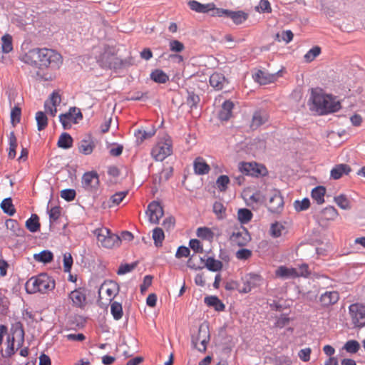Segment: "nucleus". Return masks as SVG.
<instances>
[{
    "mask_svg": "<svg viewBox=\"0 0 365 365\" xmlns=\"http://www.w3.org/2000/svg\"><path fill=\"white\" fill-rule=\"evenodd\" d=\"M6 226L16 236H23L24 234V230L19 227L18 222L14 220L9 219L6 220Z\"/></svg>",
    "mask_w": 365,
    "mask_h": 365,
    "instance_id": "obj_37",
    "label": "nucleus"
},
{
    "mask_svg": "<svg viewBox=\"0 0 365 365\" xmlns=\"http://www.w3.org/2000/svg\"><path fill=\"white\" fill-rule=\"evenodd\" d=\"M150 78L158 83H165L169 80L168 76L160 69H155L152 71Z\"/></svg>",
    "mask_w": 365,
    "mask_h": 365,
    "instance_id": "obj_33",
    "label": "nucleus"
},
{
    "mask_svg": "<svg viewBox=\"0 0 365 365\" xmlns=\"http://www.w3.org/2000/svg\"><path fill=\"white\" fill-rule=\"evenodd\" d=\"M229 182L230 179L227 175H220L216 181V185L220 191L224 192L227 190Z\"/></svg>",
    "mask_w": 365,
    "mask_h": 365,
    "instance_id": "obj_53",
    "label": "nucleus"
},
{
    "mask_svg": "<svg viewBox=\"0 0 365 365\" xmlns=\"http://www.w3.org/2000/svg\"><path fill=\"white\" fill-rule=\"evenodd\" d=\"M321 53V48L318 46H314L304 56V59L307 63L313 61Z\"/></svg>",
    "mask_w": 365,
    "mask_h": 365,
    "instance_id": "obj_48",
    "label": "nucleus"
},
{
    "mask_svg": "<svg viewBox=\"0 0 365 365\" xmlns=\"http://www.w3.org/2000/svg\"><path fill=\"white\" fill-rule=\"evenodd\" d=\"M25 63L37 66V76L43 81H52L55 73L63 63L62 56L55 50L36 48L29 50L21 57Z\"/></svg>",
    "mask_w": 365,
    "mask_h": 365,
    "instance_id": "obj_1",
    "label": "nucleus"
},
{
    "mask_svg": "<svg viewBox=\"0 0 365 365\" xmlns=\"http://www.w3.org/2000/svg\"><path fill=\"white\" fill-rule=\"evenodd\" d=\"M15 334L18 337H19V340L18 341V344H17V349H19V347H21L22 346V344L24 342V330L15 331L12 336L9 335L7 337V348L5 351V352H6L5 356L9 357L15 353V351H14V335Z\"/></svg>",
    "mask_w": 365,
    "mask_h": 365,
    "instance_id": "obj_19",
    "label": "nucleus"
},
{
    "mask_svg": "<svg viewBox=\"0 0 365 365\" xmlns=\"http://www.w3.org/2000/svg\"><path fill=\"white\" fill-rule=\"evenodd\" d=\"M163 209L158 202L153 201L148 207L147 214L151 223L158 224L163 215Z\"/></svg>",
    "mask_w": 365,
    "mask_h": 365,
    "instance_id": "obj_16",
    "label": "nucleus"
},
{
    "mask_svg": "<svg viewBox=\"0 0 365 365\" xmlns=\"http://www.w3.org/2000/svg\"><path fill=\"white\" fill-rule=\"evenodd\" d=\"M227 208L220 201H216L212 206V211L218 220H223L226 217Z\"/></svg>",
    "mask_w": 365,
    "mask_h": 365,
    "instance_id": "obj_31",
    "label": "nucleus"
},
{
    "mask_svg": "<svg viewBox=\"0 0 365 365\" xmlns=\"http://www.w3.org/2000/svg\"><path fill=\"white\" fill-rule=\"evenodd\" d=\"M269 120V114L264 109H257L252 115V128H258L266 123Z\"/></svg>",
    "mask_w": 365,
    "mask_h": 365,
    "instance_id": "obj_20",
    "label": "nucleus"
},
{
    "mask_svg": "<svg viewBox=\"0 0 365 365\" xmlns=\"http://www.w3.org/2000/svg\"><path fill=\"white\" fill-rule=\"evenodd\" d=\"M255 145V151L257 153H263L266 148V142L264 138H257L255 139L252 146Z\"/></svg>",
    "mask_w": 365,
    "mask_h": 365,
    "instance_id": "obj_52",
    "label": "nucleus"
},
{
    "mask_svg": "<svg viewBox=\"0 0 365 365\" xmlns=\"http://www.w3.org/2000/svg\"><path fill=\"white\" fill-rule=\"evenodd\" d=\"M339 299V294L336 291L326 292L322 294L319 301L323 307H329L336 304Z\"/></svg>",
    "mask_w": 365,
    "mask_h": 365,
    "instance_id": "obj_22",
    "label": "nucleus"
},
{
    "mask_svg": "<svg viewBox=\"0 0 365 365\" xmlns=\"http://www.w3.org/2000/svg\"><path fill=\"white\" fill-rule=\"evenodd\" d=\"M200 264L195 262V256L192 255L191 257L187 260V267L192 269H200L204 267L203 265V259L202 258H200Z\"/></svg>",
    "mask_w": 365,
    "mask_h": 365,
    "instance_id": "obj_58",
    "label": "nucleus"
},
{
    "mask_svg": "<svg viewBox=\"0 0 365 365\" xmlns=\"http://www.w3.org/2000/svg\"><path fill=\"white\" fill-rule=\"evenodd\" d=\"M256 11L259 13H271L272 8L267 0H260L258 5L255 7Z\"/></svg>",
    "mask_w": 365,
    "mask_h": 365,
    "instance_id": "obj_51",
    "label": "nucleus"
},
{
    "mask_svg": "<svg viewBox=\"0 0 365 365\" xmlns=\"http://www.w3.org/2000/svg\"><path fill=\"white\" fill-rule=\"evenodd\" d=\"M83 187L89 191L97 190L99 185L98 175L95 171L86 173L82 178Z\"/></svg>",
    "mask_w": 365,
    "mask_h": 365,
    "instance_id": "obj_15",
    "label": "nucleus"
},
{
    "mask_svg": "<svg viewBox=\"0 0 365 365\" xmlns=\"http://www.w3.org/2000/svg\"><path fill=\"white\" fill-rule=\"evenodd\" d=\"M110 312L114 319L119 320L123 315L122 304L117 302H113L110 304Z\"/></svg>",
    "mask_w": 365,
    "mask_h": 365,
    "instance_id": "obj_41",
    "label": "nucleus"
},
{
    "mask_svg": "<svg viewBox=\"0 0 365 365\" xmlns=\"http://www.w3.org/2000/svg\"><path fill=\"white\" fill-rule=\"evenodd\" d=\"M308 105L310 110L319 115L334 113L341 108L340 102L336 98L317 88L312 89Z\"/></svg>",
    "mask_w": 365,
    "mask_h": 365,
    "instance_id": "obj_2",
    "label": "nucleus"
},
{
    "mask_svg": "<svg viewBox=\"0 0 365 365\" xmlns=\"http://www.w3.org/2000/svg\"><path fill=\"white\" fill-rule=\"evenodd\" d=\"M170 50L173 52H181L184 50V44L178 40H172L169 43Z\"/></svg>",
    "mask_w": 365,
    "mask_h": 365,
    "instance_id": "obj_61",
    "label": "nucleus"
},
{
    "mask_svg": "<svg viewBox=\"0 0 365 365\" xmlns=\"http://www.w3.org/2000/svg\"><path fill=\"white\" fill-rule=\"evenodd\" d=\"M294 206L297 211L305 210L309 207L310 202L308 198H304L302 200H296Z\"/></svg>",
    "mask_w": 365,
    "mask_h": 365,
    "instance_id": "obj_57",
    "label": "nucleus"
},
{
    "mask_svg": "<svg viewBox=\"0 0 365 365\" xmlns=\"http://www.w3.org/2000/svg\"><path fill=\"white\" fill-rule=\"evenodd\" d=\"M237 289L240 293H248L251 291V274H246L237 282Z\"/></svg>",
    "mask_w": 365,
    "mask_h": 365,
    "instance_id": "obj_27",
    "label": "nucleus"
},
{
    "mask_svg": "<svg viewBox=\"0 0 365 365\" xmlns=\"http://www.w3.org/2000/svg\"><path fill=\"white\" fill-rule=\"evenodd\" d=\"M326 189L323 186H318L314 188L312 191V197L317 202V204L321 205L324 202V195Z\"/></svg>",
    "mask_w": 365,
    "mask_h": 365,
    "instance_id": "obj_32",
    "label": "nucleus"
},
{
    "mask_svg": "<svg viewBox=\"0 0 365 365\" xmlns=\"http://www.w3.org/2000/svg\"><path fill=\"white\" fill-rule=\"evenodd\" d=\"M100 62L103 67L110 69H119L132 64L130 60L118 58L111 49L105 50L101 56Z\"/></svg>",
    "mask_w": 365,
    "mask_h": 365,
    "instance_id": "obj_4",
    "label": "nucleus"
},
{
    "mask_svg": "<svg viewBox=\"0 0 365 365\" xmlns=\"http://www.w3.org/2000/svg\"><path fill=\"white\" fill-rule=\"evenodd\" d=\"M94 234L97 237L98 242L101 246L106 248H113L120 242L119 237L113 234L106 227L98 228L94 230Z\"/></svg>",
    "mask_w": 365,
    "mask_h": 365,
    "instance_id": "obj_6",
    "label": "nucleus"
},
{
    "mask_svg": "<svg viewBox=\"0 0 365 365\" xmlns=\"http://www.w3.org/2000/svg\"><path fill=\"white\" fill-rule=\"evenodd\" d=\"M82 118L83 115L80 109L76 107L71 108L68 113L59 116L63 128L66 130L71 128L72 123H76L77 120L82 119Z\"/></svg>",
    "mask_w": 365,
    "mask_h": 365,
    "instance_id": "obj_10",
    "label": "nucleus"
},
{
    "mask_svg": "<svg viewBox=\"0 0 365 365\" xmlns=\"http://www.w3.org/2000/svg\"><path fill=\"white\" fill-rule=\"evenodd\" d=\"M155 134V130L152 128L149 131L139 129L135 132V136L138 143H142L145 140L150 138Z\"/></svg>",
    "mask_w": 365,
    "mask_h": 365,
    "instance_id": "obj_35",
    "label": "nucleus"
},
{
    "mask_svg": "<svg viewBox=\"0 0 365 365\" xmlns=\"http://www.w3.org/2000/svg\"><path fill=\"white\" fill-rule=\"evenodd\" d=\"M165 238L164 232L160 227H156L153 231V239L156 247L162 245V242Z\"/></svg>",
    "mask_w": 365,
    "mask_h": 365,
    "instance_id": "obj_49",
    "label": "nucleus"
},
{
    "mask_svg": "<svg viewBox=\"0 0 365 365\" xmlns=\"http://www.w3.org/2000/svg\"><path fill=\"white\" fill-rule=\"evenodd\" d=\"M195 173L197 175H205L209 173L210 168L209 165L201 157H197L193 163Z\"/></svg>",
    "mask_w": 365,
    "mask_h": 365,
    "instance_id": "obj_26",
    "label": "nucleus"
},
{
    "mask_svg": "<svg viewBox=\"0 0 365 365\" xmlns=\"http://www.w3.org/2000/svg\"><path fill=\"white\" fill-rule=\"evenodd\" d=\"M73 139L71 136L66 133H63L61 135L58 141V145L60 148L68 149L72 146Z\"/></svg>",
    "mask_w": 365,
    "mask_h": 365,
    "instance_id": "obj_44",
    "label": "nucleus"
},
{
    "mask_svg": "<svg viewBox=\"0 0 365 365\" xmlns=\"http://www.w3.org/2000/svg\"><path fill=\"white\" fill-rule=\"evenodd\" d=\"M205 303L215 308L216 311H223L225 309L224 304L215 296L206 297Z\"/></svg>",
    "mask_w": 365,
    "mask_h": 365,
    "instance_id": "obj_30",
    "label": "nucleus"
},
{
    "mask_svg": "<svg viewBox=\"0 0 365 365\" xmlns=\"http://www.w3.org/2000/svg\"><path fill=\"white\" fill-rule=\"evenodd\" d=\"M344 349L350 354L356 353L360 349L359 343L356 340H349L346 342Z\"/></svg>",
    "mask_w": 365,
    "mask_h": 365,
    "instance_id": "obj_50",
    "label": "nucleus"
},
{
    "mask_svg": "<svg viewBox=\"0 0 365 365\" xmlns=\"http://www.w3.org/2000/svg\"><path fill=\"white\" fill-rule=\"evenodd\" d=\"M197 237L202 239H212L213 237V232L210 228L207 227H199L197 230Z\"/></svg>",
    "mask_w": 365,
    "mask_h": 365,
    "instance_id": "obj_54",
    "label": "nucleus"
},
{
    "mask_svg": "<svg viewBox=\"0 0 365 365\" xmlns=\"http://www.w3.org/2000/svg\"><path fill=\"white\" fill-rule=\"evenodd\" d=\"M61 197L67 201H71L76 197V191L73 189L63 190L61 192Z\"/></svg>",
    "mask_w": 365,
    "mask_h": 365,
    "instance_id": "obj_64",
    "label": "nucleus"
},
{
    "mask_svg": "<svg viewBox=\"0 0 365 365\" xmlns=\"http://www.w3.org/2000/svg\"><path fill=\"white\" fill-rule=\"evenodd\" d=\"M204 267H206L209 270L217 272L222 269V263L220 260L215 259L212 257H208L205 262H203Z\"/></svg>",
    "mask_w": 365,
    "mask_h": 365,
    "instance_id": "obj_38",
    "label": "nucleus"
},
{
    "mask_svg": "<svg viewBox=\"0 0 365 365\" xmlns=\"http://www.w3.org/2000/svg\"><path fill=\"white\" fill-rule=\"evenodd\" d=\"M17 148V139L14 132H11L9 134V149L8 157L10 159H14L16 155V149Z\"/></svg>",
    "mask_w": 365,
    "mask_h": 365,
    "instance_id": "obj_40",
    "label": "nucleus"
},
{
    "mask_svg": "<svg viewBox=\"0 0 365 365\" xmlns=\"http://www.w3.org/2000/svg\"><path fill=\"white\" fill-rule=\"evenodd\" d=\"M235 104L230 100L225 101L218 113V117L220 120L227 121L232 116V110Z\"/></svg>",
    "mask_w": 365,
    "mask_h": 365,
    "instance_id": "obj_21",
    "label": "nucleus"
},
{
    "mask_svg": "<svg viewBox=\"0 0 365 365\" xmlns=\"http://www.w3.org/2000/svg\"><path fill=\"white\" fill-rule=\"evenodd\" d=\"M227 83L228 81L225 76L220 73H214L210 77V84L215 90H222Z\"/></svg>",
    "mask_w": 365,
    "mask_h": 365,
    "instance_id": "obj_23",
    "label": "nucleus"
},
{
    "mask_svg": "<svg viewBox=\"0 0 365 365\" xmlns=\"http://www.w3.org/2000/svg\"><path fill=\"white\" fill-rule=\"evenodd\" d=\"M119 286L112 280L105 281L101 286L98 290L99 298L102 299V295L106 294L108 296V300L110 302L112 299L118 294Z\"/></svg>",
    "mask_w": 365,
    "mask_h": 365,
    "instance_id": "obj_12",
    "label": "nucleus"
},
{
    "mask_svg": "<svg viewBox=\"0 0 365 365\" xmlns=\"http://www.w3.org/2000/svg\"><path fill=\"white\" fill-rule=\"evenodd\" d=\"M269 202L268 209L272 212H279L283 208L284 200L283 197L280 194V192L277 190H272L268 194Z\"/></svg>",
    "mask_w": 365,
    "mask_h": 365,
    "instance_id": "obj_11",
    "label": "nucleus"
},
{
    "mask_svg": "<svg viewBox=\"0 0 365 365\" xmlns=\"http://www.w3.org/2000/svg\"><path fill=\"white\" fill-rule=\"evenodd\" d=\"M351 167L347 164H339L336 165L331 170V177L334 180L341 178L343 175H349L351 172Z\"/></svg>",
    "mask_w": 365,
    "mask_h": 365,
    "instance_id": "obj_25",
    "label": "nucleus"
},
{
    "mask_svg": "<svg viewBox=\"0 0 365 365\" xmlns=\"http://www.w3.org/2000/svg\"><path fill=\"white\" fill-rule=\"evenodd\" d=\"M210 334L208 324L202 323L200 325L197 332L192 335V344L199 351L205 352L207 344L210 341Z\"/></svg>",
    "mask_w": 365,
    "mask_h": 365,
    "instance_id": "obj_5",
    "label": "nucleus"
},
{
    "mask_svg": "<svg viewBox=\"0 0 365 365\" xmlns=\"http://www.w3.org/2000/svg\"><path fill=\"white\" fill-rule=\"evenodd\" d=\"M136 266H137V262H133L132 264H122L119 267V268L117 271V274H120V275L125 274L128 272H131L133 269H134L135 268Z\"/></svg>",
    "mask_w": 365,
    "mask_h": 365,
    "instance_id": "obj_62",
    "label": "nucleus"
},
{
    "mask_svg": "<svg viewBox=\"0 0 365 365\" xmlns=\"http://www.w3.org/2000/svg\"><path fill=\"white\" fill-rule=\"evenodd\" d=\"M26 227L31 232H36L40 229L39 217L36 214H32L26 222Z\"/></svg>",
    "mask_w": 365,
    "mask_h": 365,
    "instance_id": "obj_29",
    "label": "nucleus"
},
{
    "mask_svg": "<svg viewBox=\"0 0 365 365\" xmlns=\"http://www.w3.org/2000/svg\"><path fill=\"white\" fill-rule=\"evenodd\" d=\"M173 153V143L170 138L160 140L153 148L151 155L155 160L163 161Z\"/></svg>",
    "mask_w": 365,
    "mask_h": 365,
    "instance_id": "obj_7",
    "label": "nucleus"
},
{
    "mask_svg": "<svg viewBox=\"0 0 365 365\" xmlns=\"http://www.w3.org/2000/svg\"><path fill=\"white\" fill-rule=\"evenodd\" d=\"M268 175V170L264 165L252 162V177L264 178Z\"/></svg>",
    "mask_w": 365,
    "mask_h": 365,
    "instance_id": "obj_28",
    "label": "nucleus"
},
{
    "mask_svg": "<svg viewBox=\"0 0 365 365\" xmlns=\"http://www.w3.org/2000/svg\"><path fill=\"white\" fill-rule=\"evenodd\" d=\"M73 264V258L70 253H65L63 255V270L65 272H70Z\"/></svg>",
    "mask_w": 365,
    "mask_h": 365,
    "instance_id": "obj_63",
    "label": "nucleus"
},
{
    "mask_svg": "<svg viewBox=\"0 0 365 365\" xmlns=\"http://www.w3.org/2000/svg\"><path fill=\"white\" fill-rule=\"evenodd\" d=\"M69 298L76 307H81L86 304V297L84 290L82 289L72 291L69 294Z\"/></svg>",
    "mask_w": 365,
    "mask_h": 365,
    "instance_id": "obj_24",
    "label": "nucleus"
},
{
    "mask_svg": "<svg viewBox=\"0 0 365 365\" xmlns=\"http://www.w3.org/2000/svg\"><path fill=\"white\" fill-rule=\"evenodd\" d=\"M284 230V227L279 222H275L271 226V234L274 237H278L282 235V231Z\"/></svg>",
    "mask_w": 365,
    "mask_h": 365,
    "instance_id": "obj_60",
    "label": "nucleus"
},
{
    "mask_svg": "<svg viewBox=\"0 0 365 365\" xmlns=\"http://www.w3.org/2000/svg\"><path fill=\"white\" fill-rule=\"evenodd\" d=\"M321 215L325 220H334L338 217L339 212L334 207L328 206L322 211Z\"/></svg>",
    "mask_w": 365,
    "mask_h": 365,
    "instance_id": "obj_34",
    "label": "nucleus"
},
{
    "mask_svg": "<svg viewBox=\"0 0 365 365\" xmlns=\"http://www.w3.org/2000/svg\"><path fill=\"white\" fill-rule=\"evenodd\" d=\"M215 15L217 17H225L232 20V21L238 25L242 24L249 18V14L242 11H231L220 8L219 10L215 11Z\"/></svg>",
    "mask_w": 365,
    "mask_h": 365,
    "instance_id": "obj_9",
    "label": "nucleus"
},
{
    "mask_svg": "<svg viewBox=\"0 0 365 365\" xmlns=\"http://www.w3.org/2000/svg\"><path fill=\"white\" fill-rule=\"evenodd\" d=\"M200 102V97L193 92H189L187 98V103L190 108H196Z\"/></svg>",
    "mask_w": 365,
    "mask_h": 365,
    "instance_id": "obj_59",
    "label": "nucleus"
},
{
    "mask_svg": "<svg viewBox=\"0 0 365 365\" xmlns=\"http://www.w3.org/2000/svg\"><path fill=\"white\" fill-rule=\"evenodd\" d=\"M55 287L54 279L46 273L30 278L25 284L28 293H46Z\"/></svg>",
    "mask_w": 365,
    "mask_h": 365,
    "instance_id": "obj_3",
    "label": "nucleus"
},
{
    "mask_svg": "<svg viewBox=\"0 0 365 365\" xmlns=\"http://www.w3.org/2000/svg\"><path fill=\"white\" fill-rule=\"evenodd\" d=\"M2 51L4 53H8L13 50L12 37L9 34H6L1 38Z\"/></svg>",
    "mask_w": 365,
    "mask_h": 365,
    "instance_id": "obj_47",
    "label": "nucleus"
},
{
    "mask_svg": "<svg viewBox=\"0 0 365 365\" xmlns=\"http://www.w3.org/2000/svg\"><path fill=\"white\" fill-rule=\"evenodd\" d=\"M334 200L341 209H351V202L345 195L341 194L338 196H336L334 197Z\"/></svg>",
    "mask_w": 365,
    "mask_h": 365,
    "instance_id": "obj_43",
    "label": "nucleus"
},
{
    "mask_svg": "<svg viewBox=\"0 0 365 365\" xmlns=\"http://www.w3.org/2000/svg\"><path fill=\"white\" fill-rule=\"evenodd\" d=\"M36 120L39 131L44 130L48 125V118L43 111H38L36 113Z\"/></svg>",
    "mask_w": 365,
    "mask_h": 365,
    "instance_id": "obj_42",
    "label": "nucleus"
},
{
    "mask_svg": "<svg viewBox=\"0 0 365 365\" xmlns=\"http://www.w3.org/2000/svg\"><path fill=\"white\" fill-rule=\"evenodd\" d=\"M21 111V108L18 106H15L11 112V122L14 126L16 123L20 122Z\"/></svg>",
    "mask_w": 365,
    "mask_h": 365,
    "instance_id": "obj_56",
    "label": "nucleus"
},
{
    "mask_svg": "<svg viewBox=\"0 0 365 365\" xmlns=\"http://www.w3.org/2000/svg\"><path fill=\"white\" fill-rule=\"evenodd\" d=\"M250 240L251 236L248 230L242 226L237 232H234L230 237V242L239 247L245 246Z\"/></svg>",
    "mask_w": 365,
    "mask_h": 365,
    "instance_id": "obj_14",
    "label": "nucleus"
},
{
    "mask_svg": "<svg viewBox=\"0 0 365 365\" xmlns=\"http://www.w3.org/2000/svg\"><path fill=\"white\" fill-rule=\"evenodd\" d=\"M1 207L5 213L10 216L14 215L16 212L11 197L4 199L1 203Z\"/></svg>",
    "mask_w": 365,
    "mask_h": 365,
    "instance_id": "obj_45",
    "label": "nucleus"
},
{
    "mask_svg": "<svg viewBox=\"0 0 365 365\" xmlns=\"http://www.w3.org/2000/svg\"><path fill=\"white\" fill-rule=\"evenodd\" d=\"M237 220L243 225L251 220V211L247 208H240L237 211Z\"/></svg>",
    "mask_w": 365,
    "mask_h": 365,
    "instance_id": "obj_46",
    "label": "nucleus"
},
{
    "mask_svg": "<svg viewBox=\"0 0 365 365\" xmlns=\"http://www.w3.org/2000/svg\"><path fill=\"white\" fill-rule=\"evenodd\" d=\"M253 77L257 83L264 86L276 81L278 78V73H269L265 70L259 69Z\"/></svg>",
    "mask_w": 365,
    "mask_h": 365,
    "instance_id": "obj_17",
    "label": "nucleus"
},
{
    "mask_svg": "<svg viewBox=\"0 0 365 365\" xmlns=\"http://www.w3.org/2000/svg\"><path fill=\"white\" fill-rule=\"evenodd\" d=\"M190 9L197 13L207 14L210 12V16L216 17L215 11L219 10L220 8H217L214 3H208L202 4L195 0H192L188 2Z\"/></svg>",
    "mask_w": 365,
    "mask_h": 365,
    "instance_id": "obj_13",
    "label": "nucleus"
},
{
    "mask_svg": "<svg viewBox=\"0 0 365 365\" xmlns=\"http://www.w3.org/2000/svg\"><path fill=\"white\" fill-rule=\"evenodd\" d=\"M304 272H299L295 268L280 266L275 270V275L282 279H294L303 276Z\"/></svg>",
    "mask_w": 365,
    "mask_h": 365,
    "instance_id": "obj_18",
    "label": "nucleus"
},
{
    "mask_svg": "<svg viewBox=\"0 0 365 365\" xmlns=\"http://www.w3.org/2000/svg\"><path fill=\"white\" fill-rule=\"evenodd\" d=\"M34 258L39 262L48 263L53 260V253L48 250H43L40 253L35 254Z\"/></svg>",
    "mask_w": 365,
    "mask_h": 365,
    "instance_id": "obj_39",
    "label": "nucleus"
},
{
    "mask_svg": "<svg viewBox=\"0 0 365 365\" xmlns=\"http://www.w3.org/2000/svg\"><path fill=\"white\" fill-rule=\"evenodd\" d=\"M351 321L354 328L361 329L365 327V306L355 303L349 307Z\"/></svg>",
    "mask_w": 365,
    "mask_h": 365,
    "instance_id": "obj_8",
    "label": "nucleus"
},
{
    "mask_svg": "<svg viewBox=\"0 0 365 365\" xmlns=\"http://www.w3.org/2000/svg\"><path fill=\"white\" fill-rule=\"evenodd\" d=\"M95 147L94 142L91 140H82L79 145V151L84 155L91 154Z\"/></svg>",
    "mask_w": 365,
    "mask_h": 365,
    "instance_id": "obj_36",
    "label": "nucleus"
},
{
    "mask_svg": "<svg viewBox=\"0 0 365 365\" xmlns=\"http://www.w3.org/2000/svg\"><path fill=\"white\" fill-rule=\"evenodd\" d=\"M265 192H267L266 189H262L252 194V202H256L259 205L263 204L265 200Z\"/></svg>",
    "mask_w": 365,
    "mask_h": 365,
    "instance_id": "obj_55",
    "label": "nucleus"
}]
</instances>
